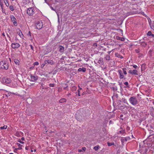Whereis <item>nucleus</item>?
I'll use <instances>...</instances> for the list:
<instances>
[{"instance_id":"obj_1","label":"nucleus","mask_w":154,"mask_h":154,"mask_svg":"<svg viewBox=\"0 0 154 154\" xmlns=\"http://www.w3.org/2000/svg\"><path fill=\"white\" fill-rule=\"evenodd\" d=\"M9 66L8 63L5 61L0 62V68L4 69L7 70Z\"/></svg>"},{"instance_id":"obj_2","label":"nucleus","mask_w":154,"mask_h":154,"mask_svg":"<svg viewBox=\"0 0 154 154\" xmlns=\"http://www.w3.org/2000/svg\"><path fill=\"white\" fill-rule=\"evenodd\" d=\"M130 103L133 105H136L138 104V102L135 97H130L129 99Z\"/></svg>"},{"instance_id":"obj_3","label":"nucleus","mask_w":154,"mask_h":154,"mask_svg":"<svg viewBox=\"0 0 154 154\" xmlns=\"http://www.w3.org/2000/svg\"><path fill=\"white\" fill-rule=\"evenodd\" d=\"M36 9L34 8H29L27 10V13L29 15H32L35 13Z\"/></svg>"},{"instance_id":"obj_4","label":"nucleus","mask_w":154,"mask_h":154,"mask_svg":"<svg viewBox=\"0 0 154 154\" xmlns=\"http://www.w3.org/2000/svg\"><path fill=\"white\" fill-rule=\"evenodd\" d=\"M43 25V23L41 21H38L35 24V26L36 28L39 29L42 28Z\"/></svg>"},{"instance_id":"obj_5","label":"nucleus","mask_w":154,"mask_h":154,"mask_svg":"<svg viewBox=\"0 0 154 154\" xmlns=\"http://www.w3.org/2000/svg\"><path fill=\"white\" fill-rule=\"evenodd\" d=\"M11 21L13 22V24L15 26H17V20L14 17L13 15H11Z\"/></svg>"},{"instance_id":"obj_6","label":"nucleus","mask_w":154,"mask_h":154,"mask_svg":"<svg viewBox=\"0 0 154 154\" xmlns=\"http://www.w3.org/2000/svg\"><path fill=\"white\" fill-rule=\"evenodd\" d=\"M11 46L13 48L15 49L19 48L20 46V45L18 43H12Z\"/></svg>"},{"instance_id":"obj_7","label":"nucleus","mask_w":154,"mask_h":154,"mask_svg":"<svg viewBox=\"0 0 154 154\" xmlns=\"http://www.w3.org/2000/svg\"><path fill=\"white\" fill-rule=\"evenodd\" d=\"M119 73V78L120 79H122L124 78V75L121 70H119L118 71Z\"/></svg>"},{"instance_id":"obj_8","label":"nucleus","mask_w":154,"mask_h":154,"mask_svg":"<svg viewBox=\"0 0 154 154\" xmlns=\"http://www.w3.org/2000/svg\"><path fill=\"white\" fill-rule=\"evenodd\" d=\"M38 77L37 76H34L32 75H30V81L32 82H34L38 79Z\"/></svg>"},{"instance_id":"obj_9","label":"nucleus","mask_w":154,"mask_h":154,"mask_svg":"<svg viewBox=\"0 0 154 154\" xmlns=\"http://www.w3.org/2000/svg\"><path fill=\"white\" fill-rule=\"evenodd\" d=\"M47 63L51 65H53L54 64V62L52 60H46L45 61V64Z\"/></svg>"},{"instance_id":"obj_10","label":"nucleus","mask_w":154,"mask_h":154,"mask_svg":"<svg viewBox=\"0 0 154 154\" xmlns=\"http://www.w3.org/2000/svg\"><path fill=\"white\" fill-rule=\"evenodd\" d=\"M125 130L123 129V128L121 127L120 128L118 134H123L125 133Z\"/></svg>"},{"instance_id":"obj_11","label":"nucleus","mask_w":154,"mask_h":154,"mask_svg":"<svg viewBox=\"0 0 154 154\" xmlns=\"http://www.w3.org/2000/svg\"><path fill=\"white\" fill-rule=\"evenodd\" d=\"M58 48L59 49V51L61 53L63 52L64 51V48L62 46H59Z\"/></svg>"},{"instance_id":"obj_12","label":"nucleus","mask_w":154,"mask_h":154,"mask_svg":"<svg viewBox=\"0 0 154 154\" xmlns=\"http://www.w3.org/2000/svg\"><path fill=\"white\" fill-rule=\"evenodd\" d=\"M78 71L79 72H85L86 71V69L84 67L79 68L78 69Z\"/></svg>"},{"instance_id":"obj_13","label":"nucleus","mask_w":154,"mask_h":154,"mask_svg":"<svg viewBox=\"0 0 154 154\" xmlns=\"http://www.w3.org/2000/svg\"><path fill=\"white\" fill-rule=\"evenodd\" d=\"M17 33L21 38H23V34L22 32L20 30H19L18 32H17Z\"/></svg>"},{"instance_id":"obj_14","label":"nucleus","mask_w":154,"mask_h":154,"mask_svg":"<svg viewBox=\"0 0 154 154\" xmlns=\"http://www.w3.org/2000/svg\"><path fill=\"white\" fill-rule=\"evenodd\" d=\"M141 45L143 47H145L147 45L146 43L145 42H140Z\"/></svg>"},{"instance_id":"obj_15","label":"nucleus","mask_w":154,"mask_h":154,"mask_svg":"<svg viewBox=\"0 0 154 154\" xmlns=\"http://www.w3.org/2000/svg\"><path fill=\"white\" fill-rule=\"evenodd\" d=\"M126 106L124 105V106H120V105H119L118 106V109L120 110H122L125 107H126Z\"/></svg>"},{"instance_id":"obj_16","label":"nucleus","mask_w":154,"mask_h":154,"mask_svg":"<svg viewBox=\"0 0 154 154\" xmlns=\"http://www.w3.org/2000/svg\"><path fill=\"white\" fill-rule=\"evenodd\" d=\"M115 55L116 57L118 58H120L121 59H122L123 58V57L122 56L120 55L118 53H116Z\"/></svg>"},{"instance_id":"obj_17","label":"nucleus","mask_w":154,"mask_h":154,"mask_svg":"<svg viewBox=\"0 0 154 154\" xmlns=\"http://www.w3.org/2000/svg\"><path fill=\"white\" fill-rule=\"evenodd\" d=\"M66 99L64 98L61 99L59 100V102L60 103H63L64 102H66Z\"/></svg>"},{"instance_id":"obj_18","label":"nucleus","mask_w":154,"mask_h":154,"mask_svg":"<svg viewBox=\"0 0 154 154\" xmlns=\"http://www.w3.org/2000/svg\"><path fill=\"white\" fill-rule=\"evenodd\" d=\"M137 71L135 69H134L132 71V75H137Z\"/></svg>"},{"instance_id":"obj_19","label":"nucleus","mask_w":154,"mask_h":154,"mask_svg":"<svg viewBox=\"0 0 154 154\" xmlns=\"http://www.w3.org/2000/svg\"><path fill=\"white\" fill-rule=\"evenodd\" d=\"M5 82L7 84H9L11 82V80L9 79H5Z\"/></svg>"},{"instance_id":"obj_20","label":"nucleus","mask_w":154,"mask_h":154,"mask_svg":"<svg viewBox=\"0 0 154 154\" xmlns=\"http://www.w3.org/2000/svg\"><path fill=\"white\" fill-rule=\"evenodd\" d=\"M107 144L108 146H110L112 145H114V143H110L109 142H107Z\"/></svg>"},{"instance_id":"obj_21","label":"nucleus","mask_w":154,"mask_h":154,"mask_svg":"<svg viewBox=\"0 0 154 154\" xmlns=\"http://www.w3.org/2000/svg\"><path fill=\"white\" fill-rule=\"evenodd\" d=\"M147 34L148 35H149L150 36H153V37L154 36V35L152 34V32L150 31H149L148 32Z\"/></svg>"},{"instance_id":"obj_22","label":"nucleus","mask_w":154,"mask_h":154,"mask_svg":"<svg viewBox=\"0 0 154 154\" xmlns=\"http://www.w3.org/2000/svg\"><path fill=\"white\" fill-rule=\"evenodd\" d=\"M117 39L121 41H124L125 40V38H123L120 37H117Z\"/></svg>"},{"instance_id":"obj_23","label":"nucleus","mask_w":154,"mask_h":154,"mask_svg":"<svg viewBox=\"0 0 154 154\" xmlns=\"http://www.w3.org/2000/svg\"><path fill=\"white\" fill-rule=\"evenodd\" d=\"M100 148V146L99 145H97L94 146V149L95 150H97Z\"/></svg>"},{"instance_id":"obj_24","label":"nucleus","mask_w":154,"mask_h":154,"mask_svg":"<svg viewBox=\"0 0 154 154\" xmlns=\"http://www.w3.org/2000/svg\"><path fill=\"white\" fill-rule=\"evenodd\" d=\"M4 2L5 5L7 6H9V3H8V0H4Z\"/></svg>"},{"instance_id":"obj_25","label":"nucleus","mask_w":154,"mask_h":154,"mask_svg":"<svg viewBox=\"0 0 154 154\" xmlns=\"http://www.w3.org/2000/svg\"><path fill=\"white\" fill-rule=\"evenodd\" d=\"M106 60H110V56L109 55H107L106 57Z\"/></svg>"},{"instance_id":"obj_26","label":"nucleus","mask_w":154,"mask_h":154,"mask_svg":"<svg viewBox=\"0 0 154 154\" xmlns=\"http://www.w3.org/2000/svg\"><path fill=\"white\" fill-rule=\"evenodd\" d=\"M7 128V126L6 125H5L3 127H1L0 128L1 129H6Z\"/></svg>"},{"instance_id":"obj_27","label":"nucleus","mask_w":154,"mask_h":154,"mask_svg":"<svg viewBox=\"0 0 154 154\" xmlns=\"http://www.w3.org/2000/svg\"><path fill=\"white\" fill-rule=\"evenodd\" d=\"M14 62L15 63V64L17 65H19V61L18 60H14Z\"/></svg>"},{"instance_id":"obj_28","label":"nucleus","mask_w":154,"mask_h":154,"mask_svg":"<svg viewBox=\"0 0 154 154\" xmlns=\"http://www.w3.org/2000/svg\"><path fill=\"white\" fill-rule=\"evenodd\" d=\"M76 89V87L75 86H73L72 88V91H75Z\"/></svg>"},{"instance_id":"obj_29","label":"nucleus","mask_w":154,"mask_h":154,"mask_svg":"<svg viewBox=\"0 0 154 154\" xmlns=\"http://www.w3.org/2000/svg\"><path fill=\"white\" fill-rule=\"evenodd\" d=\"M124 84L125 85H126V86L125 87H126V88L127 87H129L128 86V82H125L124 83Z\"/></svg>"},{"instance_id":"obj_30","label":"nucleus","mask_w":154,"mask_h":154,"mask_svg":"<svg viewBox=\"0 0 154 154\" xmlns=\"http://www.w3.org/2000/svg\"><path fill=\"white\" fill-rule=\"evenodd\" d=\"M123 101L125 103L127 104L128 105V102H127V100L125 99H123Z\"/></svg>"},{"instance_id":"obj_31","label":"nucleus","mask_w":154,"mask_h":154,"mask_svg":"<svg viewBox=\"0 0 154 154\" xmlns=\"http://www.w3.org/2000/svg\"><path fill=\"white\" fill-rule=\"evenodd\" d=\"M17 141V142H20V143H21L22 144H23V143H24V142H23V141H22L20 139H18Z\"/></svg>"},{"instance_id":"obj_32","label":"nucleus","mask_w":154,"mask_h":154,"mask_svg":"<svg viewBox=\"0 0 154 154\" xmlns=\"http://www.w3.org/2000/svg\"><path fill=\"white\" fill-rule=\"evenodd\" d=\"M10 9L11 11H13L14 10V7L12 6H10Z\"/></svg>"},{"instance_id":"obj_33","label":"nucleus","mask_w":154,"mask_h":154,"mask_svg":"<svg viewBox=\"0 0 154 154\" xmlns=\"http://www.w3.org/2000/svg\"><path fill=\"white\" fill-rule=\"evenodd\" d=\"M0 5L2 7V9H3V2L2 1L0 2Z\"/></svg>"},{"instance_id":"obj_34","label":"nucleus","mask_w":154,"mask_h":154,"mask_svg":"<svg viewBox=\"0 0 154 154\" xmlns=\"http://www.w3.org/2000/svg\"><path fill=\"white\" fill-rule=\"evenodd\" d=\"M86 149V148L85 147H83L82 148V152H85V150Z\"/></svg>"},{"instance_id":"obj_35","label":"nucleus","mask_w":154,"mask_h":154,"mask_svg":"<svg viewBox=\"0 0 154 154\" xmlns=\"http://www.w3.org/2000/svg\"><path fill=\"white\" fill-rule=\"evenodd\" d=\"M54 84H49V86L51 87H54Z\"/></svg>"},{"instance_id":"obj_36","label":"nucleus","mask_w":154,"mask_h":154,"mask_svg":"<svg viewBox=\"0 0 154 154\" xmlns=\"http://www.w3.org/2000/svg\"><path fill=\"white\" fill-rule=\"evenodd\" d=\"M29 46L30 47V48L32 50L34 51V47L32 45H30Z\"/></svg>"},{"instance_id":"obj_37","label":"nucleus","mask_w":154,"mask_h":154,"mask_svg":"<svg viewBox=\"0 0 154 154\" xmlns=\"http://www.w3.org/2000/svg\"><path fill=\"white\" fill-rule=\"evenodd\" d=\"M34 65H38L39 64V63L38 62L36 61L34 63Z\"/></svg>"},{"instance_id":"obj_38","label":"nucleus","mask_w":154,"mask_h":154,"mask_svg":"<svg viewBox=\"0 0 154 154\" xmlns=\"http://www.w3.org/2000/svg\"><path fill=\"white\" fill-rule=\"evenodd\" d=\"M130 138L128 137H125V140H126V141H127L128 140H129Z\"/></svg>"},{"instance_id":"obj_39","label":"nucleus","mask_w":154,"mask_h":154,"mask_svg":"<svg viewBox=\"0 0 154 154\" xmlns=\"http://www.w3.org/2000/svg\"><path fill=\"white\" fill-rule=\"evenodd\" d=\"M11 93L10 92L8 93V94H6L5 95H6V97H8V96H10V95H11Z\"/></svg>"},{"instance_id":"obj_40","label":"nucleus","mask_w":154,"mask_h":154,"mask_svg":"<svg viewBox=\"0 0 154 154\" xmlns=\"http://www.w3.org/2000/svg\"><path fill=\"white\" fill-rule=\"evenodd\" d=\"M122 70H123V71H126L127 69H126V68H122Z\"/></svg>"},{"instance_id":"obj_41","label":"nucleus","mask_w":154,"mask_h":154,"mask_svg":"<svg viewBox=\"0 0 154 154\" xmlns=\"http://www.w3.org/2000/svg\"><path fill=\"white\" fill-rule=\"evenodd\" d=\"M17 144L19 147H21V146H22V145L20 143H17Z\"/></svg>"},{"instance_id":"obj_42","label":"nucleus","mask_w":154,"mask_h":154,"mask_svg":"<svg viewBox=\"0 0 154 154\" xmlns=\"http://www.w3.org/2000/svg\"><path fill=\"white\" fill-rule=\"evenodd\" d=\"M17 148H16L14 150V152H16V153H17Z\"/></svg>"},{"instance_id":"obj_43","label":"nucleus","mask_w":154,"mask_h":154,"mask_svg":"<svg viewBox=\"0 0 154 154\" xmlns=\"http://www.w3.org/2000/svg\"><path fill=\"white\" fill-rule=\"evenodd\" d=\"M78 95L79 96H81L80 94V91L79 90H78Z\"/></svg>"},{"instance_id":"obj_44","label":"nucleus","mask_w":154,"mask_h":154,"mask_svg":"<svg viewBox=\"0 0 154 154\" xmlns=\"http://www.w3.org/2000/svg\"><path fill=\"white\" fill-rule=\"evenodd\" d=\"M132 70H130L128 72L131 74H132Z\"/></svg>"},{"instance_id":"obj_45","label":"nucleus","mask_w":154,"mask_h":154,"mask_svg":"<svg viewBox=\"0 0 154 154\" xmlns=\"http://www.w3.org/2000/svg\"><path fill=\"white\" fill-rule=\"evenodd\" d=\"M133 67L135 69H136L137 67V66L136 65H134L133 66Z\"/></svg>"},{"instance_id":"obj_46","label":"nucleus","mask_w":154,"mask_h":154,"mask_svg":"<svg viewBox=\"0 0 154 154\" xmlns=\"http://www.w3.org/2000/svg\"><path fill=\"white\" fill-rule=\"evenodd\" d=\"M101 61H102V60H98V62L100 64V63H101Z\"/></svg>"},{"instance_id":"obj_47","label":"nucleus","mask_w":154,"mask_h":154,"mask_svg":"<svg viewBox=\"0 0 154 154\" xmlns=\"http://www.w3.org/2000/svg\"><path fill=\"white\" fill-rule=\"evenodd\" d=\"M123 73L125 75H126L127 74V72H126V71H123Z\"/></svg>"},{"instance_id":"obj_48","label":"nucleus","mask_w":154,"mask_h":154,"mask_svg":"<svg viewBox=\"0 0 154 154\" xmlns=\"http://www.w3.org/2000/svg\"><path fill=\"white\" fill-rule=\"evenodd\" d=\"M93 45L94 46H97V44L96 43H94L93 44Z\"/></svg>"},{"instance_id":"obj_49","label":"nucleus","mask_w":154,"mask_h":154,"mask_svg":"<svg viewBox=\"0 0 154 154\" xmlns=\"http://www.w3.org/2000/svg\"><path fill=\"white\" fill-rule=\"evenodd\" d=\"M25 149L26 150H28L29 149V147L28 146H26L25 147Z\"/></svg>"},{"instance_id":"obj_50","label":"nucleus","mask_w":154,"mask_h":154,"mask_svg":"<svg viewBox=\"0 0 154 154\" xmlns=\"http://www.w3.org/2000/svg\"><path fill=\"white\" fill-rule=\"evenodd\" d=\"M17 150L18 149H19V150H20V149H22V148L21 147H19V148H17Z\"/></svg>"},{"instance_id":"obj_51","label":"nucleus","mask_w":154,"mask_h":154,"mask_svg":"<svg viewBox=\"0 0 154 154\" xmlns=\"http://www.w3.org/2000/svg\"><path fill=\"white\" fill-rule=\"evenodd\" d=\"M22 140H25L24 138L23 137H22L20 139Z\"/></svg>"},{"instance_id":"obj_52","label":"nucleus","mask_w":154,"mask_h":154,"mask_svg":"<svg viewBox=\"0 0 154 154\" xmlns=\"http://www.w3.org/2000/svg\"><path fill=\"white\" fill-rule=\"evenodd\" d=\"M78 151L79 152H81L82 151V149H79Z\"/></svg>"},{"instance_id":"obj_53","label":"nucleus","mask_w":154,"mask_h":154,"mask_svg":"<svg viewBox=\"0 0 154 154\" xmlns=\"http://www.w3.org/2000/svg\"><path fill=\"white\" fill-rule=\"evenodd\" d=\"M51 9L52 10H53V11H55V10L53 8V7H51Z\"/></svg>"},{"instance_id":"obj_54","label":"nucleus","mask_w":154,"mask_h":154,"mask_svg":"<svg viewBox=\"0 0 154 154\" xmlns=\"http://www.w3.org/2000/svg\"><path fill=\"white\" fill-rule=\"evenodd\" d=\"M152 102L154 105V100H152Z\"/></svg>"},{"instance_id":"obj_55","label":"nucleus","mask_w":154,"mask_h":154,"mask_svg":"<svg viewBox=\"0 0 154 154\" xmlns=\"http://www.w3.org/2000/svg\"><path fill=\"white\" fill-rule=\"evenodd\" d=\"M123 115H121L120 116V117L121 118H122V117H123Z\"/></svg>"},{"instance_id":"obj_56","label":"nucleus","mask_w":154,"mask_h":154,"mask_svg":"<svg viewBox=\"0 0 154 154\" xmlns=\"http://www.w3.org/2000/svg\"><path fill=\"white\" fill-rule=\"evenodd\" d=\"M79 90L80 91V90H81L82 89V88H80L79 86Z\"/></svg>"},{"instance_id":"obj_57","label":"nucleus","mask_w":154,"mask_h":154,"mask_svg":"<svg viewBox=\"0 0 154 154\" xmlns=\"http://www.w3.org/2000/svg\"><path fill=\"white\" fill-rule=\"evenodd\" d=\"M136 52L137 53H138L139 51H138L137 50H136Z\"/></svg>"},{"instance_id":"obj_58","label":"nucleus","mask_w":154,"mask_h":154,"mask_svg":"<svg viewBox=\"0 0 154 154\" xmlns=\"http://www.w3.org/2000/svg\"><path fill=\"white\" fill-rule=\"evenodd\" d=\"M110 52H111V51H109V52H108V53L109 54H110Z\"/></svg>"},{"instance_id":"obj_59","label":"nucleus","mask_w":154,"mask_h":154,"mask_svg":"<svg viewBox=\"0 0 154 154\" xmlns=\"http://www.w3.org/2000/svg\"><path fill=\"white\" fill-rule=\"evenodd\" d=\"M29 35L30 36H31V35H30V32H29Z\"/></svg>"},{"instance_id":"obj_60","label":"nucleus","mask_w":154,"mask_h":154,"mask_svg":"<svg viewBox=\"0 0 154 154\" xmlns=\"http://www.w3.org/2000/svg\"><path fill=\"white\" fill-rule=\"evenodd\" d=\"M111 123H112V122H111V121H110L109 122V123L110 124Z\"/></svg>"},{"instance_id":"obj_61","label":"nucleus","mask_w":154,"mask_h":154,"mask_svg":"<svg viewBox=\"0 0 154 154\" xmlns=\"http://www.w3.org/2000/svg\"><path fill=\"white\" fill-rule=\"evenodd\" d=\"M111 123H112V122H111V121H110L109 122V123L110 124Z\"/></svg>"},{"instance_id":"obj_62","label":"nucleus","mask_w":154,"mask_h":154,"mask_svg":"<svg viewBox=\"0 0 154 154\" xmlns=\"http://www.w3.org/2000/svg\"><path fill=\"white\" fill-rule=\"evenodd\" d=\"M9 154H14L12 153H9Z\"/></svg>"},{"instance_id":"obj_63","label":"nucleus","mask_w":154,"mask_h":154,"mask_svg":"<svg viewBox=\"0 0 154 154\" xmlns=\"http://www.w3.org/2000/svg\"><path fill=\"white\" fill-rule=\"evenodd\" d=\"M66 87H65V88H64V89H66Z\"/></svg>"},{"instance_id":"obj_64","label":"nucleus","mask_w":154,"mask_h":154,"mask_svg":"<svg viewBox=\"0 0 154 154\" xmlns=\"http://www.w3.org/2000/svg\"><path fill=\"white\" fill-rule=\"evenodd\" d=\"M31 152H33V151L32 150H31Z\"/></svg>"}]
</instances>
